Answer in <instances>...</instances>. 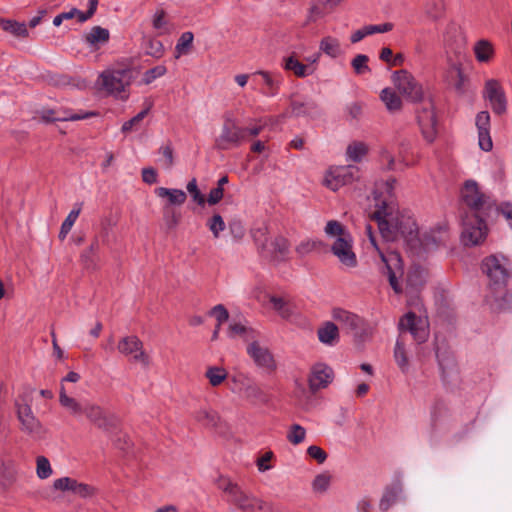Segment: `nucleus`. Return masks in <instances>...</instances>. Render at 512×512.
I'll return each instance as SVG.
<instances>
[{
    "mask_svg": "<svg viewBox=\"0 0 512 512\" xmlns=\"http://www.w3.org/2000/svg\"><path fill=\"white\" fill-rule=\"evenodd\" d=\"M251 233L262 257L274 262L288 259L290 249L289 242L285 237L281 235L268 237V228L264 223L254 228Z\"/></svg>",
    "mask_w": 512,
    "mask_h": 512,
    "instance_id": "4",
    "label": "nucleus"
},
{
    "mask_svg": "<svg viewBox=\"0 0 512 512\" xmlns=\"http://www.w3.org/2000/svg\"><path fill=\"white\" fill-rule=\"evenodd\" d=\"M187 191L190 193V195L192 196L193 200L199 204V205H204L205 204V198L204 196L201 194V192L199 191L198 189V186H197V181L195 178H193L192 180H190L187 184Z\"/></svg>",
    "mask_w": 512,
    "mask_h": 512,
    "instance_id": "64",
    "label": "nucleus"
},
{
    "mask_svg": "<svg viewBox=\"0 0 512 512\" xmlns=\"http://www.w3.org/2000/svg\"><path fill=\"white\" fill-rule=\"evenodd\" d=\"M210 315L214 316L217 320V325L212 334V340H216L218 338L222 323L227 321L229 318V313L228 310L222 304H218L211 309Z\"/></svg>",
    "mask_w": 512,
    "mask_h": 512,
    "instance_id": "47",
    "label": "nucleus"
},
{
    "mask_svg": "<svg viewBox=\"0 0 512 512\" xmlns=\"http://www.w3.org/2000/svg\"><path fill=\"white\" fill-rule=\"evenodd\" d=\"M323 185L332 191H337L340 187L343 186L341 182L336 178L335 169H332L326 173L323 179Z\"/></svg>",
    "mask_w": 512,
    "mask_h": 512,
    "instance_id": "63",
    "label": "nucleus"
},
{
    "mask_svg": "<svg viewBox=\"0 0 512 512\" xmlns=\"http://www.w3.org/2000/svg\"><path fill=\"white\" fill-rule=\"evenodd\" d=\"M444 8L443 0H432L426 5V14L434 20L438 19L442 16Z\"/></svg>",
    "mask_w": 512,
    "mask_h": 512,
    "instance_id": "58",
    "label": "nucleus"
},
{
    "mask_svg": "<svg viewBox=\"0 0 512 512\" xmlns=\"http://www.w3.org/2000/svg\"><path fill=\"white\" fill-rule=\"evenodd\" d=\"M99 249L98 239L95 238L90 246L81 254V262L88 270L95 269L97 265L96 253Z\"/></svg>",
    "mask_w": 512,
    "mask_h": 512,
    "instance_id": "42",
    "label": "nucleus"
},
{
    "mask_svg": "<svg viewBox=\"0 0 512 512\" xmlns=\"http://www.w3.org/2000/svg\"><path fill=\"white\" fill-rule=\"evenodd\" d=\"M52 467L48 458L45 456H38L36 458V474L40 479H47L52 475Z\"/></svg>",
    "mask_w": 512,
    "mask_h": 512,
    "instance_id": "53",
    "label": "nucleus"
},
{
    "mask_svg": "<svg viewBox=\"0 0 512 512\" xmlns=\"http://www.w3.org/2000/svg\"><path fill=\"white\" fill-rule=\"evenodd\" d=\"M399 493L400 489L397 487L386 490L379 503L380 510L386 512L393 504H395Z\"/></svg>",
    "mask_w": 512,
    "mask_h": 512,
    "instance_id": "50",
    "label": "nucleus"
},
{
    "mask_svg": "<svg viewBox=\"0 0 512 512\" xmlns=\"http://www.w3.org/2000/svg\"><path fill=\"white\" fill-rule=\"evenodd\" d=\"M486 302L495 313L512 311V292L505 288V285L490 286Z\"/></svg>",
    "mask_w": 512,
    "mask_h": 512,
    "instance_id": "20",
    "label": "nucleus"
},
{
    "mask_svg": "<svg viewBox=\"0 0 512 512\" xmlns=\"http://www.w3.org/2000/svg\"><path fill=\"white\" fill-rule=\"evenodd\" d=\"M334 169L336 171V178L341 182L343 186L353 183L360 177L359 168L354 165L341 166Z\"/></svg>",
    "mask_w": 512,
    "mask_h": 512,
    "instance_id": "36",
    "label": "nucleus"
},
{
    "mask_svg": "<svg viewBox=\"0 0 512 512\" xmlns=\"http://www.w3.org/2000/svg\"><path fill=\"white\" fill-rule=\"evenodd\" d=\"M412 237L416 239H410L408 245H410L411 248H423L425 251H430L444 243L447 235L443 228L419 233L416 227V231Z\"/></svg>",
    "mask_w": 512,
    "mask_h": 512,
    "instance_id": "18",
    "label": "nucleus"
},
{
    "mask_svg": "<svg viewBox=\"0 0 512 512\" xmlns=\"http://www.w3.org/2000/svg\"><path fill=\"white\" fill-rule=\"evenodd\" d=\"M17 419L20 422L22 432L28 434L35 439H41L45 435V428L38 418L34 415L31 404L26 397L15 401Z\"/></svg>",
    "mask_w": 512,
    "mask_h": 512,
    "instance_id": "8",
    "label": "nucleus"
},
{
    "mask_svg": "<svg viewBox=\"0 0 512 512\" xmlns=\"http://www.w3.org/2000/svg\"><path fill=\"white\" fill-rule=\"evenodd\" d=\"M59 402L71 415L80 416L84 413L85 403L77 401L66 394L64 387H61Z\"/></svg>",
    "mask_w": 512,
    "mask_h": 512,
    "instance_id": "30",
    "label": "nucleus"
},
{
    "mask_svg": "<svg viewBox=\"0 0 512 512\" xmlns=\"http://www.w3.org/2000/svg\"><path fill=\"white\" fill-rule=\"evenodd\" d=\"M482 269L490 279V286L506 285L510 275V263L502 255H491L483 260Z\"/></svg>",
    "mask_w": 512,
    "mask_h": 512,
    "instance_id": "9",
    "label": "nucleus"
},
{
    "mask_svg": "<svg viewBox=\"0 0 512 512\" xmlns=\"http://www.w3.org/2000/svg\"><path fill=\"white\" fill-rule=\"evenodd\" d=\"M245 131L239 127L232 118H226L221 134L216 139V147L221 150L229 149L232 146H239L245 140Z\"/></svg>",
    "mask_w": 512,
    "mask_h": 512,
    "instance_id": "15",
    "label": "nucleus"
},
{
    "mask_svg": "<svg viewBox=\"0 0 512 512\" xmlns=\"http://www.w3.org/2000/svg\"><path fill=\"white\" fill-rule=\"evenodd\" d=\"M380 99L391 113L398 112L402 108L401 98L391 88H384L380 93Z\"/></svg>",
    "mask_w": 512,
    "mask_h": 512,
    "instance_id": "34",
    "label": "nucleus"
},
{
    "mask_svg": "<svg viewBox=\"0 0 512 512\" xmlns=\"http://www.w3.org/2000/svg\"><path fill=\"white\" fill-rule=\"evenodd\" d=\"M227 376V371L219 366H210L205 372V377L213 387L219 386Z\"/></svg>",
    "mask_w": 512,
    "mask_h": 512,
    "instance_id": "46",
    "label": "nucleus"
},
{
    "mask_svg": "<svg viewBox=\"0 0 512 512\" xmlns=\"http://www.w3.org/2000/svg\"><path fill=\"white\" fill-rule=\"evenodd\" d=\"M194 418L197 422L206 427H216L219 421L218 414L207 408H200L194 414Z\"/></svg>",
    "mask_w": 512,
    "mask_h": 512,
    "instance_id": "40",
    "label": "nucleus"
},
{
    "mask_svg": "<svg viewBox=\"0 0 512 512\" xmlns=\"http://www.w3.org/2000/svg\"><path fill=\"white\" fill-rule=\"evenodd\" d=\"M247 353L257 367L264 369L268 373L276 370L277 363L274 355L264 343L258 340L251 341L247 346Z\"/></svg>",
    "mask_w": 512,
    "mask_h": 512,
    "instance_id": "13",
    "label": "nucleus"
},
{
    "mask_svg": "<svg viewBox=\"0 0 512 512\" xmlns=\"http://www.w3.org/2000/svg\"><path fill=\"white\" fill-rule=\"evenodd\" d=\"M392 28H393L392 23H383V24H378V25L370 24V25H365L362 27L365 37L374 35L376 33H386V32L391 31Z\"/></svg>",
    "mask_w": 512,
    "mask_h": 512,
    "instance_id": "61",
    "label": "nucleus"
},
{
    "mask_svg": "<svg viewBox=\"0 0 512 512\" xmlns=\"http://www.w3.org/2000/svg\"><path fill=\"white\" fill-rule=\"evenodd\" d=\"M461 200L470 209L472 216H488L495 208V202L480 185L472 179L466 180L461 188Z\"/></svg>",
    "mask_w": 512,
    "mask_h": 512,
    "instance_id": "5",
    "label": "nucleus"
},
{
    "mask_svg": "<svg viewBox=\"0 0 512 512\" xmlns=\"http://www.w3.org/2000/svg\"><path fill=\"white\" fill-rule=\"evenodd\" d=\"M240 395L253 404H264L269 400L268 394L260 385L249 377H240L236 380Z\"/></svg>",
    "mask_w": 512,
    "mask_h": 512,
    "instance_id": "21",
    "label": "nucleus"
},
{
    "mask_svg": "<svg viewBox=\"0 0 512 512\" xmlns=\"http://www.w3.org/2000/svg\"><path fill=\"white\" fill-rule=\"evenodd\" d=\"M270 302L273 306V309L281 316L283 319H290L294 313V307L290 303V301L286 297L280 296H270Z\"/></svg>",
    "mask_w": 512,
    "mask_h": 512,
    "instance_id": "32",
    "label": "nucleus"
},
{
    "mask_svg": "<svg viewBox=\"0 0 512 512\" xmlns=\"http://www.w3.org/2000/svg\"><path fill=\"white\" fill-rule=\"evenodd\" d=\"M110 33L107 29L100 26H94L85 35V40L90 46L97 47L109 41Z\"/></svg>",
    "mask_w": 512,
    "mask_h": 512,
    "instance_id": "37",
    "label": "nucleus"
},
{
    "mask_svg": "<svg viewBox=\"0 0 512 512\" xmlns=\"http://www.w3.org/2000/svg\"><path fill=\"white\" fill-rule=\"evenodd\" d=\"M368 146L364 142L354 141L346 148L347 160L361 162L368 153Z\"/></svg>",
    "mask_w": 512,
    "mask_h": 512,
    "instance_id": "38",
    "label": "nucleus"
},
{
    "mask_svg": "<svg viewBox=\"0 0 512 512\" xmlns=\"http://www.w3.org/2000/svg\"><path fill=\"white\" fill-rule=\"evenodd\" d=\"M135 69L126 66L122 68H108L103 71L98 80L97 86L99 89L104 90L110 95H114L121 99H126L127 95H124L126 86L131 82L134 77Z\"/></svg>",
    "mask_w": 512,
    "mask_h": 512,
    "instance_id": "6",
    "label": "nucleus"
},
{
    "mask_svg": "<svg viewBox=\"0 0 512 512\" xmlns=\"http://www.w3.org/2000/svg\"><path fill=\"white\" fill-rule=\"evenodd\" d=\"M484 216L466 215L463 220L462 241L465 245H478L486 237L487 226Z\"/></svg>",
    "mask_w": 512,
    "mask_h": 512,
    "instance_id": "11",
    "label": "nucleus"
},
{
    "mask_svg": "<svg viewBox=\"0 0 512 512\" xmlns=\"http://www.w3.org/2000/svg\"><path fill=\"white\" fill-rule=\"evenodd\" d=\"M155 193L160 198H167L170 205H182L187 199L186 193L180 189H169L165 187H158Z\"/></svg>",
    "mask_w": 512,
    "mask_h": 512,
    "instance_id": "31",
    "label": "nucleus"
},
{
    "mask_svg": "<svg viewBox=\"0 0 512 512\" xmlns=\"http://www.w3.org/2000/svg\"><path fill=\"white\" fill-rule=\"evenodd\" d=\"M392 81L398 91L412 101L423 99L422 86L405 69L396 71L392 75Z\"/></svg>",
    "mask_w": 512,
    "mask_h": 512,
    "instance_id": "12",
    "label": "nucleus"
},
{
    "mask_svg": "<svg viewBox=\"0 0 512 512\" xmlns=\"http://www.w3.org/2000/svg\"><path fill=\"white\" fill-rule=\"evenodd\" d=\"M445 41L447 43H458L462 44L464 43V36L460 29V27L452 24L447 28L446 34H445Z\"/></svg>",
    "mask_w": 512,
    "mask_h": 512,
    "instance_id": "59",
    "label": "nucleus"
},
{
    "mask_svg": "<svg viewBox=\"0 0 512 512\" xmlns=\"http://www.w3.org/2000/svg\"><path fill=\"white\" fill-rule=\"evenodd\" d=\"M473 52L478 62L492 61L495 53L493 44L486 39L478 40L473 46Z\"/></svg>",
    "mask_w": 512,
    "mask_h": 512,
    "instance_id": "29",
    "label": "nucleus"
},
{
    "mask_svg": "<svg viewBox=\"0 0 512 512\" xmlns=\"http://www.w3.org/2000/svg\"><path fill=\"white\" fill-rule=\"evenodd\" d=\"M330 482L331 475L329 473H320L314 478L312 488L315 492L324 493L329 488Z\"/></svg>",
    "mask_w": 512,
    "mask_h": 512,
    "instance_id": "57",
    "label": "nucleus"
},
{
    "mask_svg": "<svg viewBox=\"0 0 512 512\" xmlns=\"http://www.w3.org/2000/svg\"><path fill=\"white\" fill-rule=\"evenodd\" d=\"M318 339L321 343L334 346L339 342V329L333 322L327 321L318 328Z\"/></svg>",
    "mask_w": 512,
    "mask_h": 512,
    "instance_id": "27",
    "label": "nucleus"
},
{
    "mask_svg": "<svg viewBox=\"0 0 512 512\" xmlns=\"http://www.w3.org/2000/svg\"><path fill=\"white\" fill-rule=\"evenodd\" d=\"M39 118L41 121L45 123H50L54 121H78L83 119H88L91 117H96L99 115L96 111H87V112H78V113H70L69 111H64L62 116L54 117L55 111L51 109L41 110L38 112Z\"/></svg>",
    "mask_w": 512,
    "mask_h": 512,
    "instance_id": "26",
    "label": "nucleus"
},
{
    "mask_svg": "<svg viewBox=\"0 0 512 512\" xmlns=\"http://www.w3.org/2000/svg\"><path fill=\"white\" fill-rule=\"evenodd\" d=\"M117 349L132 362L140 363L143 366L149 365V356L143 348L142 341L137 336H126L119 340Z\"/></svg>",
    "mask_w": 512,
    "mask_h": 512,
    "instance_id": "14",
    "label": "nucleus"
},
{
    "mask_svg": "<svg viewBox=\"0 0 512 512\" xmlns=\"http://www.w3.org/2000/svg\"><path fill=\"white\" fill-rule=\"evenodd\" d=\"M194 35L192 32H184L178 39L175 47V58L178 59L181 55H188L193 48Z\"/></svg>",
    "mask_w": 512,
    "mask_h": 512,
    "instance_id": "41",
    "label": "nucleus"
},
{
    "mask_svg": "<svg viewBox=\"0 0 512 512\" xmlns=\"http://www.w3.org/2000/svg\"><path fill=\"white\" fill-rule=\"evenodd\" d=\"M159 154L161 157L159 158V162L165 169H170L174 164L173 158V148L170 143H167L160 147Z\"/></svg>",
    "mask_w": 512,
    "mask_h": 512,
    "instance_id": "55",
    "label": "nucleus"
},
{
    "mask_svg": "<svg viewBox=\"0 0 512 512\" xmlns=\"http://www.w3.org/2000/svg\"><path fill=\"white\" fill-rule=\"evenodd\" d=\"M145 53L150 55L153 59L158 60L164 54V46L162 42L157 39H148L145 44Z\"/></svg>",
    "mask_w": 512,
    "mask_h": 512,
    "instance_id": "51",
    "label": "nucleus"
},
{
    "mask_svg": "<svg viewBox=\"0 0 512 512\" xmlns=\"http://www.w3.org/2000/svg\"><path fill=\"white\" fill-rule=\"evenodd\" d=\"M87 419L100 429L108 430L113 426L112 418L94 403H85L84 413Z\"/></svg>",
    "mask_w": 512,
    "mask_h": 512,
    "instance_id": "25",
    "label": "nucleus"
},
{
    "mask_svg": "<svg viewBox=\"0 0 512 512\" xmlns=\"http://www.w3.org/2000/svg\"><path fill=\"white\" fill-rule=\"evenodd\" d=\"M395 183L396 179L390 178L382 184L387 196L383 195L377 185L374 191L375 209L370 218L378 224V229L386 240L393 241L402 237L409 243L410 239H416L412 237L416 231V222L401 214L390 200Z\"/></svg>",
    "mask_w": 512,
    "mask_h": 512,
    "instance_id": "1",
    "label": "nucleus"
},
{
    "mask_svg": "<svg viewBox=\"0 0 512 512\" xmlns=\"http://www.w3.org/2000/svg\"><path fill=\"white\" fill-rule=\"evenodd\" d=\"M475 125L478 130L479 147L483 151H490L493 147L490 136V114L488 111H481L476 115Z\"/></svg>",
    "mask_w": 512,
    "mask_h": 512,
    "instance_id": "24",
    "label": "nucleus"
},
{
    "mask_svg": "<svg viewBox=\"0 0 512 512\" xmlns=\"http://www.w3.org/2000/svg\"><path fill=\"white\" fill-rule=\"evenodd\" d=\"M448 82L458 92H463L468 82L467 75L463 72L460 66H454L448 73Z\"/></svg>",
    "mask_w": 512,
    "mask_h": 512,
    "instance_id": "39",
    "label": "nucleus"
},
{
    "mask_svg": "<svg viewBox=\"0 0 512 512\" xmlns=\"http://www.w3.org/2000/svg\"><path fill=\"white\" fill-rule=\"evenodd\" d=\"M207 226L212 232L214 238H219L220 233L226 228V224L222 216L219 214H214L210 219H208Z\"/></svg>",
    "mask_w": 512,
    "mask_h": 512,
    "instance_id": "56",
    "label": "nucleus"
},
{
    "mask_svg": "<svg viewBox=\"0 0 512 512\" xmlns=\"http://www.w3.org/2000/svg\"><path fill=\"white\" fill-rule=\"evenodd\" d=\"M333 380V371L323 363H317L311 368L309 388L312 392L326 388Z\"/></svg>",
    "mask_w": 512,
    "mask_h": 512,
    "instance_id": "23",
    "label": "nucleus"
},
{
    "mask_svg": "<svg viewBox=\"0 0 512 512\" xmlns=\"http://www.w3.org/2000/svg\"><path fill=\"white\" fill-rule=\"evenodd\" d=\"M181 214L171 207H164L163 209V220L169 230H173L177 227L180 222Z\"/></svg>",
    "mask_w": 512,
    "mask_h": 512,
    "instance_id": "52",
    "label": "nucleus"
},
{
    "mask_svg": "<svg viewBox=\"0 0 512 512\" xmlns=\"http://www.w3.org/2000/svg\"><path fill=\"white\" fill-rule=\"evenodd\" d=\"M324 246V243L318 239H306L301 241L295 248L296 253L300 257H304L314 250H318Z\"/></svg>",
    "mask_w": 512,
    "mask_h": 512,
    "instance_id": "48",
    "label": "nucleus"
},
{
    "mask_svg": "<svg viewBox=\"0 0 512 512\" xmlns=\"http://www.w3.org/2000/svg\"><path fill=\"white\" fill-rule=\"evenodd\" d=\"M324 232L329 238H333L334 240L346 238L351 235L349 231L337 220L328 221L324 228Z\"/></svg>",
    "mask_w": 512,
    "mask_h": 512,
    "instance_id": "44",
    "label": "nucleus"
},
{
    "mask_svg": "<svg viewBox=\"0 0 512 512\" xmlns=\"http://www.w3.org/2000/svg\"><path fill=\"white\" fill-rule=\"evenodd\" d=\"M76 483H77V481L72 478L63 477V478L56 479L53 483V487L56 490L71 491L74 493Z\"/></svg>",
    "mask_w": 512,
    "mask_h": 512,
    "instance_id": "62",
    "label": "nucleus"
},
{
    "mask_svg": "<svg viewBox=\"0 0 512 512\" xmlns=\"http://www.w3.org/2000/svg\"><path fill=\"white\" fill-rule=\"evenodd\" d=\"M435 355L442 372L443 381L450 382L454 380L457 375L456 362L444 338L436 337Z\"/></svg>",
    "mask_w": 512,
    "mask_h": 512,
    "instance_id": "10",
    "label": "nucleus"
},
{
    "mask_svg": "<svg viewBox=\"0 0 512 512\" xmlns=\"http://www.w3.org/2000/svg\"><path fill=\"white\" fill-rule=\"evenodd\" d=\"M319 49L333 59L340 57L343 53L339 40L331 36H326L321 40Z\"/></svg>",
    "mask_w": 512,
    "mask_h": 512,
    "instance_id": "35",
    "label": "nucleus"
},
{
    "mask_svg": "<svg viewBox=\"0 0 512 512\" xmlns=\"http://www.w3.org/2000/svg\"><path fill=\"white\" fill-rule=\"evenodd\" d=\"M366 233L370 243L378 251L381 261L384 264L385 271H383V273L388 276L390 286L395 293H402L403 289L398 281V278L403 275V263L400 254L396 251H381L376 243L375 236L372 232V227L369 224L366 226Z\"/></svg>",
    "mask_w": 512,
    "mask_h": 512,
    "instance_id": "7",
    "label": "nucleus"
},
{
    "mask_svg": "<svg viewBox=\"0 0 512 512\" xmlns=\"http://www.w3.org/2000/svg\"><path fill=\"white\" fill-rule=\"evenodd\" d=\"M399 330L400 334L394 347V360L401 372L407 373L410 367V361L403 334L409 332L414 340L418 344H421L428 339V324L422 318L417 317L415 313L409 312L400 319Z\"/></svg>",
    "mask_w": 512,
    "mask_h": 512,
    "instance_id": "2",
    "label": "nucleus"
},
{
    "mask_svg": "<svg viewBox=\"0 0 512 512\" xmlns=\"http://www.w3.org/2000/svg\"><path fill=\"white\" fill-rule=\"evenodd\" d=\"M484 97L489 101L495 114L502 115L506 112V96L500 84L496 80L490 79L486 82Z\"/></svg>",
    "mask_w": 512,
    "mask_h": 512,
    "instance_id": "22",
    "label": "nucleus"
},
{
    "mask_svg": "<svg viewBox=\"0 0 512 512\" xmlns=\"http://www.w3.org/2000/svg\"><path fill=\"white\" fill-rule=\"evenodd\" d=\"M216 486L224 493L226 502L237 512H263L268 508L267 503L244 490L230 478L220 476L216 480Z\"/></svg>",
    "mask_w": 512,
    "mask_h": 512,
    "instance_id": "3",
    "label": "nucleus"
},
{
    "mask_svg": "<svg viewBox=\"0 0 512 512\" xmlns=\"http://www.w3.org/2000/svg\"><path fill=\"white\" fill-rule=\"evenodd\" d=\"M427 279V271L420 266H412L406 277L407 288L411 291H417L424 285Z\"/></svg>",
    "mask_w": 512,
    "mask_h": 512,
    "instance_id": "28",
    "label": "nucleus"
},
{
    "mask_svg": "<svg viewBox=\"0 0 512 512\" xmlns=\"http://www.w3.org/2000/svg\"><path fill=\"white\" fill-rule=\"evenodd\" d=\"M81 212V207L80 205H78L76 208H74L69 214L68 216L66 217V219L63 221L62 225H61V229H60V232H59V238L61 240L65 239V237L67 236V234L70 232V230L72 229L75 221L77 220L79 214Z\"/></svg>",
    "mask_w": 512,
    "mask_h": 512,
    "instance_id": "49",
    "label": "nucleus"
},
{
    "mask_svg": "<svg viewBox=\"0 0 512 512\" xmlns=\"http://www.w3.org/2000/svg\"><path fill=\"white\" fill-rule=\"evenodd\" d=\"M152 25L158 31V35L169 34L172 30V25L166 18V13L163 9H159L153 16Z\"/></svg>",
    "mask_w": 512,
    "mask_h": 512,
    "instance_id": "43",
    "label": "nucleus"
},
{
    "mask_svg": "<svg viewBox=\"0 0 512 512\" xmlns=\"http://www.w3.org/2000/svg\"><path fill=\"white\" fill-rule=\"evenodd\" d=\"M333 319L355 337L360 339L367 337L368 333L365 322L356 314L342 309H335L333 311Z\"/></svg>",
    "mask_w": 512,
    "mask_h": 512,
    "instance_id": "17",
    "label": "nucleus"
},
{
    "mask_svg": "<svg viewBox=\"0 0 512 512\" xmlns=\"http://www.w3.org/2000/svg\"><path fill=\"white\" fill-rule=\"evenodd\" d=\"M316 109V105L312 101L293 100L291 102V114L293 116H310Z\"/></svg>",
    "mask_w": 512,
    "mask_h": 512,
    "instance_id": "45",
    "label": "nucleus"
},
{
    "mask_svg": "<svg viewBox=\"0 0 512 512\" xmlns=\"http://www.w3.org/2000/svg\"><path fill=\"white\" fill-rule=\"evenodd\" d=\"M305 436L306 430L299 424H293L287 433V439L293 445L302 443L305 440Z\"/></svg>",
    "mask_w": 512,
    "mask_h": 512,
    "instance_id": "54",
    "label": "nucleus"
},
{
    "mask_svg": "<svg viewBox=\"0 0 512 512\" xmlns=\"http://www.w3.org/2000/svg\"><path fill=\"white\" fill-rule=\"evenodd\" d=\"M417 120L423 137L428 142H433L437 135L436 115L434 104L431 100L424 101L417 112Z\"/></svg>",
    "mask_w": 512,
    "mask_h": 512,
    "instance_id": "16",
    "label": "nucleus"
},
{
    "mask_svg": "<svg viewBox=\"0 0 512 512\" xmlns=\"http://www.w3.org/2000/svg\"><path fill=\"white\" fill-rule=\"evenodd\" d=\"M81 14H85L84 12L78 10L77 8H72L70 11L68 12H63V13H60L59 15H57L54 20H53V24L55 26H60L61 23L64 21V20H69V19H72L74 17H77L78 18V21L80 23H83L85 22L86 20H81Z\"/></svg>",
    "mask_w": 512,
    "mask_h": 512,
    "instance_id": "60",
    "label": "nucleus"
},
{
    "mask_svg": "<svg viewBox=\"0 0 512 512\" xmlns=\"http://www.w3.org/2000/svg\"><path fill=\"white\" fill-rule=\"evenodd\" d=\"M331 251L338 261L346 268H354L357 266V257L353 250V238H339L333 241Z\"/></svg>",
    "mask_w": 512,
    "mask_h": 512,
    "instance_id": "19",
    "label": "nucleus"
},
{
    "mask_svg": "<svg viewBox=\"0 0 512 512\" xmlns=\"http://www.w3.org/2000/svg\"><path fill=\"white\" fill-rule=\"evenodd\" d=\"M0 29L18 38H26L29 33L25 23L0 18Z\"/></svg>",
    "mask_w": 512,
    "mask_h": 512,
    "instance_id": "33",
    "label": "nucleus"
}]
</instances>
